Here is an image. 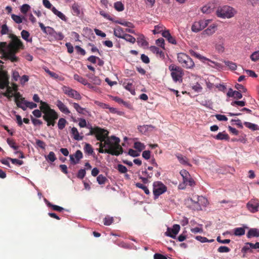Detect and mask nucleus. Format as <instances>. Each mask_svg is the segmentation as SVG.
<instances>
[{"label":"nucleus","instance_id":"f257e3e1","mask_svg":"<svg viewBox=\"0 0 259 259\" xmlns=\"http://www.w3.org/2000/svg\"><path fill=\"white\" fill-rule=\"evenodd\" d=\"M11 41L7 45L6 42H0V54L2 59L10 60L12 62H18L20 59L16 54L20 50L24 49V45L20 38L15 34H11Z\"/></svg>","mask_w":259,"mask_h":259},{"label":"nucleus","instance_id":"f03ea898","mask_svg":"<svg viewBox=\"0 0 259 259\" xmlns=\"http://www.w3.org/2000/svg\"><path fill=\"white\" fill-rule=\"evenodd\" d=\"M119 142L120 139L118 138L111 136V138H107L104 143L101 142L99 143L100 146L99 152L118 156L123 153V149L120 145Z\"/></svg>","mask_w":259,"mask_h":259},{"label":"nucleus","instance_id":"7ed1b4c3","mask_svg":"<svg viewBox=\"0 0 259 259\" xmlns=\"http://www.w3.org/2000/svg\"><path fill=\"white\" fill-rule=\"evenodd\" d=\"M44 115L42 118L47 123V126H54L56 123V120L58 118V114L55 110L50 108L47 103H42V106L40 108Z\"/></svg>","mask_w":259,"mask_h":259},{"label":"nucleus","instance_id":"20e7f679","mask_svg":"<svg viewBox=\"0 0 259 259\" xmlns=\"http://www.w3.org/2000/svg\"><path fill=\"white\" fill-rule=\"evenodd\" d=\"M89 128L90 130V132L87 135L95 136L97 140L100 141V142H105L107 138H111V137H108L109 132L106 130L98 126L95 127L91 126Z\"/></svg>","mask_w":259,"mask_h":259},{"label":"nucleus","instance_id":"39448f33","mask_svg":"<svg viewBox=\"0 0 259 259\" xmlns=\"http://www.w3.org/2000/svg\"><path fill=\"white\" fill-rule=\"evenodd\" d=\"M2 76L0 78V84L4 86L3 88H0L1 89H4L7 88L6 92L2 93V95L7 97L9 100H11L13 97V91L11 87L9 85V77L7 71H3L2 73Z\"/></svg>","mask_w":259,"mask_h":259},{"label":"nucleus","instance_id":"423d86ee","mask_svg":"<svg viewBox=\"0 0 259 259\" xmlns=\"http://www.w3.org/2000/svg\"><path fill=\"white\" fill-rule=\"evenodd\" d=\"M168 69L170 71V75L173 81L175 82H179L182 83L183 81V76L184 75L183 69L180 66H176L173 64L169 66Z\"/></svg>","mask_w":259,"mask_h":259},{"label":"nucleus","instance_id":"0eeeda50","mask_svg":"<svg viewBox=\"0 0 259 259\" xmlns=\"http://www.w3.org/2000/svg\"><path fill=\"white\" fill-rule=\"evenodd\" d=\"M236 13L235 10L229 6H224L218 7L216 14L217 16L221 18H231Z\"/></svg>","mask_w":259,"mask_h":259},{"label":"nucleus","instance_id":"6e6552de","mask_svg":"<svg viewBox=\"0 0 259 259\" xmlns=\"http://www.w3.org/2000/svg\"><path fill=\"white\" fill-rule=\"evenodd\" d=\"M177 59L182 67L186 69H192L195 66L193 60L185 53H178L177 54Z\"/></svg>","mask_w":259,"mask_h":259},{"label":"nucleus","instance_id":"1a4fd4ad","mask_svg":"<svg viewBox=\"0 0 259 259\" xmlns=\"http://www.w3.org/2000/svg\"><path fill=\"white\" fill-rule=\"evenodd\" d=\"M167 191V187L160 181L154 182L153 184V193L154 199H156L158 197Z\"/></svg>","mask_w":259,"mask_h":259},{"label":"nucleus","instance_id":"9d476101","mask_svg":"<svg viewBox=\"0 0 259 259\" xmlns=\"http://www.w3.org/2000/svg\"><path fill=\"white\" fill-rule=\"evenodd\" d=\"M210 21V19H202L198 21H195L193 23L191 26V30L194 32H198L205 28Z\"/></svg>","mask_w":259,"mask_h":259},{"label":"nucleus","instance_id":"9b49d317","mask_svg":"<svg viewBox=\"0 0 259 259\" xmlns=\"http://www.w3.org/2000/svg\"><path fill=\"white\" fill-rule=\"evenodd\" d=\"M62 91L65 94L70 98H73L76 100H80L81 99V96L80 94L76 90L70 87L64 85L62 87Z\"/></svg>","mask_w":259,"mask_h":259},{"label":"nucleus","instance_id":"f8f14e48","mask_svg":"<svg viewBox=\"0 0 259 259\" xmlns=\"http://www.w3.org/2000/svg\"><path fill=\"white\" fill-rule=\"evenodd\" d=\"M13 97H15V101L17 106L19 108H21L23 111H25V107L22 105V104H23L24 101H25V98L22 97L21 94L18 92H15L14 94H13Z\"/></svg>","mask_w":259,"mask_h":259},{"label":"nucleus","instance_id":"ddd939ff","mask_svg":"<svg viewBox=\"0 0 259 259\" xmlns=\"http://www.w3.org/2000/svg\"><path fill=\"white\" fill-rule=\"evenodd\" d=\"M247 209L252 213L258 211L259 202L257 200L251 199L246 204Z\"/></svg>","mask_w":259,"mask_h":259},{"label":"nucleus","instance_id":"4468645a","mask_svg":"<svg viewBox=\"0 0 259 259\" xmlns=\"http://www.w3.org/2000/svg\"><path fill=\"white\" fill-rule=\"evenodd\" d=\"M82 157V153L79 150H77L74 155L71 154L69 155L70 160L73 164L78 163Z\"/></svg>","mask_w":259,"mask_h":259},{"label":"nucleus","instance_id":"2eb2a0df","mask_svg":"<svg viewBox=\"0 0 259 259\" xmlns=\"http://www.w3.org/2000/svg\"><path fill=\"white\" fill-rule=\"evenodd\" d=\"M180 230V225H174L171 229L168 228L165 233L167 236H170L172 238H175L176 235L179 233Z\"/></svg>","mask_w":259,"mask_h":259},{"label":"nucleus","instance_id":"dca6fc26","mask_svg":"<svg viewBox=\"0 0 259 259\" xmlns=\"http://www.w3.org/2000/svg\"><path fill=\"white\" fill-rule=\"evenodd\" d=\"M227 96L229 97H234L236 99H240L242 98L241 92L237 91H233L231 88L229 89Z\"/></svg>","mask_w":259,"mask_h":259},{"label":"nucleus","instance_id":"f3484780","mask_svg":"<svg viewBox=\"0 0 259 259\" xmlns=\"http://www.w3.org/2000/svg\"><path fill=\"white\" fill-rule=\"evenodd\" d=\"M217 25L215 24L210 25L207 29L204 30L202 33V35L205 36H210L212 35L215 33L216 30Z\"/></svg>","mask_w":259,"mask_h":259},{"label":"nucleus","instance_id":"a211bd4d","mask_svg":"<svg viewBox=\"0 0 259 259\" xmlns=\"http://www.w3.org/2000/svg\"><path fill=\"white\" fill-rule=\"evenodd\" d=\"M56 105L62 112L66 114L70 113V110L61 101L57 100Z\"/></svg>","mask_w":259,"mask_h":259},{"label":"nucleus","instance_id":"6ab92c4d","mask_svg":"<svg viewBox=\"0 0 259 259\" xmlns=\"http://www.w3.org/2000/svg\"><path fill=\"white\" fill-rule=\"evenodd\" d=\"M70 105H72L74 108L76 110L78 113L83 114V111H85V108L81 107L78 103L73 102L71 100H67Z\"/></svg>","mask_w":259,"mask_h":259},{"label":"nucleus","instance_id":"aec40b11","mask_svg":"<svg viewBox=\"0 0 259 259\" xmlns=\"http://www.w3.org/2000/svg\"><path fill=\"white\" fill-rule=\"evenodd\" d=\"M125 34L123 28L121 27L117 26L114 29V35L116 37L122 38Z\"/></svg>","mask_w":259,"mask_h":259},{"label":"nucleus","instance_id":"412c9836","mask_svg":"<svg viewBox=\"0 0 259 259\" xmlns=\"http://www.w3.org/2000/svg\"><path fill=\"white\" fill-rule=\"evenodd\" d=\"M150 50L153 53L155 54L160 58L162 59L164 58L165 56L163 52L159 48L155 46H152L150 48Z\"/></svg>","mask_w":259,"mask_h":259},{"label":"nucleus","instance_id":"4be33fe9","mask_svg":"<svg viewBox=\"0 0 259 259\" xmlns=\"http://www.w3.org/2000/svg\"><path fill=\"white\" fill-rule=\"evenodd\" d=\"M175 155L181 164L183 165H190L188 159L186 157L184 156L183 155L179 153H177Z\"/></svg>","mask_w":259,"mask_h":259},{"label":"nucleus","instance_id":"5701e85b","mask_svg":"<svg viewBox=\"0 0 259 259\" xmlns=\"http://www.w3.org/2000/svg\"><path fill=\"white\" fill-rule=\"evenodd\" d=\"M180 174L183 178L184 183L187 184V181L191 178L189 172L185 169H182L180 171Z\"/></svg>","mask_w":259,"mask_h":259},{"label":"nucleus","instance_id":"b1692460","mask_svg":"<svg viewBox=\"0 0 259 259\" xmlns=\"http://www.w3.org/2000/svg\"><path fill=\"white\" fill-rule=\"evenodd\" d=\"M247 237L250 238L253 237L259 236V230L256 228L250 229L247 234Z\"/></svg>","mask_w":259,"mask_h":259},{"label":"nucleus","instance_id":"393cba45","mask_svg":"<svg viewBox=\"0 0 259 259\" xmlns=\"http://www.w3.org/2000/svg\"><path fill=\"white\" fill-rule=\"evenodd\" d=\"M71 133L72 134V135L73 136V138L75 140L80 141V140H82L83 138V136H79V134L77 131V129L75 127H73L71 128Z\"/></svg>","mask_w":259,"mask_h":259},{"label":"nucleus","instance_id":"a878e982","mask_svg":"<svg viewBox=\"0 0 259 259\" xmlns=\"http://www.w3.org/2000/svg\"><path fill=\"white\" fill-rule=\"evenodd\" d=\"M214 138L219 140H228L229 139V136L224 131L223 132L218 133V134L214 137Z\"/></svg>","mask_w":259,"mask_h":259},{"label":"nucleus","instance_id":"bb28decb","mask_svg":"<svg viewBox=\"0 0 259 259\" xmlns=\"http://www.w3.org/2000/svg\"><path fill=\"white\" fill-rule=\"evenodd\" d=\"M189 52H190V54L192 56L196 57V58L199 59L200 60H201V61H202L203 62H204V60H208V58L201 56L200 54H198L197 53L195 52L193 50H190Z\"/></svg>","mask_w":259,"mask_h":259},{"label":"nucleus","instance_id":"cd10ccee","mask_svg":"<svg viewBox=\"0 0 259 259\" xmlns=\"http://www.w3.org/2000/svg\"><path fill=\"white\" fill-rule=\"evenodd\" d=\"M96 104L100 106V107L104 109H109L110 111L112 113H114L116 111V109L113 107H110L109 105L106 104L104 103L100 102H96Z\"/></svg>","mask_w":259,"mask_h":259},{"label":"nucleus","instance_id":"c85d7f7f","mask_svg":"<svg viewBox=\"0 0 259 259\" xmlns=\"http://www.w3.org/2000/svg\"><path fill=\"white\" fill-rule=\"evenodd\" d=\"M51 10L54 14L57 15L61 20L66 21V19L65 16L62 13L57 10L54 7H52Z\"/></svg>","mask_w":259,"mask_h":259},{"label":"nucleus","instance_id":"c756f323","mask_svg":"<svg viewBox=\"0 0 259 259\" xmlns=\"http://www.w3.org/2000/svg\"><path fill=\"white\" fill-rule=\"evenodd\" d=\"M123 85H124V88L126 90L130 91L131 93L133 94L135 93L134 87L132 82H124Z\"/></svg>","mask_w":259,"mask_h":259},{"label":"nucleus","instance_id":"7c9ffc66","mask_svg":"<svg viewBox=\"0 0 259 259\" xmlns=\"http://www.w3.org/2000/svg\"><path fill=\"white\" fill-rule=\"evenodd\" d=\"M21 35L23 39L28 42H32V38L29 39L30 33L28 31L25 30H23L21 32Z\"/></svg>","mask_w":259,"mask_h":259},{"label":"nucleus","instance_id":"2f4dec72","mask_svg":"<svg viewBox=\"0 0 259 259\" xmlns=\"http://www.w3.org/2000/svg\"><path fill=\"white\" fill-rule=\"evenodd\" d=\"M213 9L210 4H207L201 8V11L203 13L209 14L212 12Z\"/></svg>","mask_w":259,"mask_h":259},{"label":"nucleus","instance_id":"473e14b6","mask_svg":"<svg viewBox=\"0 0 259 259\" xmlns=\"http://www.w3.org/2000/svg\"><path fill=\"white\" fill-rule=\"evenodd\" d=\"M73 78L75 80L82 83L83 85H85L86 84H87V80L85 78L79 76L77 74H75L74 75Z\"/></svg>","mask_w":259,"mask_h":259},{"label":"nucleus","instance_id":"72a5a7b5","mask_svg":"<svg viewBox=\"0 0 259 259\" xmlns=\"http://www.w3.org/2000/svg\"><path fill=\"white\" fill-rule=\"evenodd\" d=\"M114 22L117 24H121L124 26L128 27L129 28H133L134 27L133 24L128 21L116 20L114 21Z\"/></svg>","mask_w":259,"mask_h":259},{"label":"nucleus","instance_id":"f704fd0d","mask_svg":"<svg viewBox=\"0 0 259 259\" xmlns=\"http://www.w3.org/2000/svg\"><path fill=\"white\" fill-rule=\"evenodd\" d=\"M46 203L48 206L52 207L54 210L61 212L64 209V208L56 205H54L48 201H46Z\"/></svg>","mask_w":259,"mask_h":259},{"label":"nucleus","instance_id":"c9c22d12","mask_svg":"<svg viewBox=\"0 0 259 259\" xmlns=\"http://www.w3.org/2000/svg\"><path fill=\"white\" fill-rule=\"evenodd\" d=\"M245 229L244 228H236L234 230V234L235 236H242L245 234Z\"/></svg>","mask_w":259,"mask_h":259},{"label":"nucleus","instance_id":"e433bc0d","mask_svg":"<svg viewBox=\"0 0 259 259\" xmlns=\"http://www.w3.org/2000/svg\"><path fill=\"white\" fill-rule=\"evenodd\" d=\"M84 151L85 153H88L90 155H93L94 152L92 146L88 143H86L84 147Z\"/></svg>","mask_w":259,"mask_h":259},{"label":"nucleus","instance_id":"4c0bfd02","mask_svg":"<svg viewBox=\"0 0 259 259\" xmlns=\"http://www.w3.org/2000/svg\"><path fill=\"white\" fill-rule=\"evenodd\" d=\"M134 147L140 152L145 148V146L140 142H136L134 143Z\"/></svg>","mask_w":259,"mask_h":259},{"label":"nucleus","instance_id":"58836bf2","mask_svg":"<svg viewBox=\"0 0 259 259\" xmlns=\"http://www.w3.org/2000/svg\"><path fill=\"white\" fill-rule=\"evenodd\" d=\"M244 124L246 127H248V128L252 131H256L258 130L257 125L255 124L246 121L244 122Z\"/></svg>","mask_w":259,"mask_h":259},{"label":"nucleus","instance_id":"ea45409f","mask_svg":"<svg viewBox=\"0 0 259 259\" xmlns=\"http://www.w3.org/2000/svg\"><path fill=\"white\" fill-rule=\"evenodd\" d=\"M97 181L100 185H103L105 184L108 180L103 175H99L97 178Z\"/></svg>","mask_w":259,"mask_h":259},{"label":"nucleus","instance_id":"a19ab883","mask_svg":"<svg viewBox=\"0 0 259 259\" xmlns=\"http://www.w3.org/2000/svg\"><path fill=\"white\" fill-rule=\"evenodd\" d=\"M114 7L118 12L122 11L124 10V5L121 2H115L114 4Z\"/></svg>","mask_w":259,"mask_h":259},{"label":"nucleus","instance_id":"79ce46f5","mask_svg":"<svg viewBox=\"0 0 259 259\" xmlns=\"http://www.w3.org/2000/svg\"><path fill=\"white\" fill-rule=\"evenodd\" d=\"M72 13L74 15L78 16L80 14V10L79 6L74 3L72 6Z\"/></svg>","mask_w":259,"mask_h":259},{"label":"nucleus","instance_id":"37998d69","mask_svg":"<svg viewBox=\"0 0 259 259\" xmlns=\"http://www.w3.org/2000/svg\"><path fill=\"white\" fill-rule=\"evenodd\" d=\"M224 63L231 70H235L237 68V65L235 63L229 61H224Z\"/></svg>","mask_w":259,"mask_h":259},{"label":"nucleus","instance_id":"c03bdc74","mask_svg":"<svg viewBox=\"0 0 259 259\" xmlns=\"http://www.w3.org/2000/svg\"><path fill=\"white\" fill-rule=\"evenodd\" d=\"M135 185L136 187L142 189L147 195H149L150 194V191L148 188L143 184L140 183H137Z\"/></svg>","mask_w":259,"mask_h":259},{"label":"nucleus","instance_id":"a18cd8bd","mask_svg":"<svg viewBox=\"0 0 259 259\" xmlns=\"http://www.w3.org/2000/svg\"><path fill=\"white\" fill-rule=\"evenodd\" d=\"M67 123V121L65 119L63 118H61L59 119L58 122V126L59 129L62 130H63Z\"/></svg>","mask_w":259,"mask_h":259},{"label":"nucleus","instance_id":"49530a36","mask_svg":"<svg viewBox=\"0 0 259 259\" xmlns=\"http://www.w3.org/2000/svg\"><path fill=\"white\" fill-rule=\"evenodd\" d=\"M122 38H123V39H125L126 41L131 42L132 44H134L136 41V38L134 37H133V36H132L130 34H126V33H125L124 36H123V37H122Z\"/></svg>","mask_w":259,"mask_h":259},{"label":"nucleus","instance_id":"de8ad7c7","mask_svg":"<svg viewBox=\"0 0 259 259\" xmlns=\"http://www.w3.org/2000/svg\"><path fill=\"white\" fill-rule=\"evenodd\" d=\"M23 104L25 105V106H24L25 107L26 109L27 108H29L32 109L35 108L37 107V104L36 103L28 102L26 100L24 101Z\"/></svg>","mask_w":259,"mask_h":259},{"label":"nucleus","instance_id":"09e8293b","mask_svg":"<svg viewBox=\"0 0 259 259\" xmlns=\"http://www.w3.org/2000/svg\"><path fill=\"white\" fill-rule=\"evenodd\" d=\"M12 19L17 24H20L22 22L24 17L22 18L19 16L12 14L11 15Z\"/></svg>","mask_w":259,"mask_h":259},{"label":"nucleus","instance_id":"8fccbe9b","mask_svg":"<svg viewBox=\"0 0 259 259\" xmlns=\"http://www.w3.org/2000/svg\"><path fill=\"white\" fill-rule=\"evenodd\" d=\"M7 142L9 146L14 150H17L19 148L18 146L16 145V143L14 140L8 138Z\"/></svg>","mask_w":259,"mask_h":259},{"label":"nucleus","instance_id":"3c124183","mask_svg":"<svg viewBox=\"0 0 259 259\" xmlns=\"http://www.w3.org/2000/svg\"><path fill=\"white\" fill-rule=\"evenodd\" d=\"M89 78L95 84L100 85L101 83V80L98 76L93 75L92 76L89 77Z\"/></svg>","mask_w":259,"mask_h":259},{"label":"nucleus","instance_id":"603ef678","mask_svg":"<svg viewBox=\"0 0 259 259\" xmlns=\"http://www.w3.org/2000/svg\"><path fill=\"white\" fill-rule=\"evenodd\" d=\"M113 217L107 216L104 219V225L106 226H109L113 223Z\"/></svg>","mask_w":259,"mask_h":259},{"label":"nucleus","instance_id":"864d4df0","mask_svg":"<svg viewBox=\"0 0 259 259\" xmlns=\"http://www.w3.org/2000/svg\"><path fill=\"white\" fill-rule=\"evenodd\" d=\"M252 61H256L259 60V51L253 52L250 56Z\"/></svg>","mask_w":259,"mask_h":259},{"label":"nucleus","instance_id":"5fc2aeb1","mask_svg":"<svg viewBox=\"0 0 259 259\" xmlns=\"http://www.w3.org/2000/svg\"><path fill=\"white\" fill-rule=\"evenodd\" d=\"M231 105L233 106L238 105L241 107H243L246 105V102L244 101H234L231 102Z\"/></svg>","mask_w":259,"mask_h":259},{"label":"nucleus","instance_id":"6e6d98bb","mask_svg":"<svg viewBox=\"0 0 259 259\" xmlns=\"http://www.w3.org/2000/svg\"><path fill=\"white\" fill-rule=\"evenodd\" d=\"M30 9V7L28 4H24L20 8V11L23 14H26L29 10Z\"/></svg>","mask_w":259,"mask_h":259},{"label":"nucleus","instance_id":"4d7b16f0","mask_svg":"<svg viewBox=\"0 0 259 259\" xmlns=\"http://www.w3.org/2000/svg\"><path fill=\"white\" fill-rule=\"evenodd\" d=\"M117 169L121 174L126 173L127 171V168L120 164L117 165Z\"/></svg>","mask_w":259,"mask_h":259},{"label":"nucleus","instance_id":"13d9d810","mask_svg":"<svg viewBox=\"0 0 259 259\" xmlns=\"http://www.w3.org/2000/svg\"><path fill=\"white\" fill-rule=\"evenodd\" d=\"M235 88L238 90V91L240 92H246L247 91V89L241 84L236 83L235 85Z\"/></svg>","mask_w":259,"mask_h":259},{"label":"nucleus","instance_id":"bf43d9fd","mask_svg":"<svg viewBox=\"0 0 259 259\" xmlns=\"http://www.w3.org/2000/svg\"><path fill=\"white\" fill-rule=\"evenodd\" d=\"M8 159L10 160L14 164L21 165L23 164V161L22 160H20L17 159L8 157Z\"/></svg>","mask_w":259,"mask_h":259},{"label":"nucleus","instance_id":"052dcab7","mask_svg":"<svg viewBox=\"0 0 259 259\" xmlns=\"http://www.w3.org/2000/svg\"><path fill=\"white\" fill-rule=\"evenodd\" d=\"M53 37L56 40H61L63 39L64 36L62 32H57L56 31V34H54Z\"/></svg>","mask_w":259,"mask_h":259},{"label":"nucleus","instance_id":"680f3d73","mask_svg":"<svg viewBox=\"0 0 259 259\" xmlns=\"http://www.w3.org/2000/svg\"><path fill=\"white\" fill-rule=\"evenodd\" d=\"M128 154L131 156L135 157L140 155V152L139 151H137L132 149H130L128 150Z\"/></svg>","mask_w":259,"mask_h":259},{"label":"nucleus","instance_id":"e2e57ef3","mask_svg":"<svg viewBox=\"0 0 259 259\" xmlns=\"http://www.w3.org/2000/svg\"><path fill=\"white\" fill-rule=\"evenodd\" d=\"M9 33V28L6 24H3L2 26V29L1 30V33L2 35H5L8 34Z\"/></svg>","mask_w":259,"mask_h":259},{"label":"nucleus","instance_id":"0e129e2a","mask_svg":"<svg viewBox=\"0 0 259 259\" xmlns=\"http://www.w3.org/2000/svg\"><path fill=\"white\" fill-rule=\"evenodd\" d=\"M230 251V249L228 247L225 246H221L218 249V251L221 253L229 252Z\"/></svg>","mask_w":259,"mask_h":259},{"label":"nucleus","instance_id":"69168bd1","mask_svg":"<svg viewBox=\"0 0 259 259\" xmlns=\"http://www.w3.org/2000/svg\"><path fill=\"white\" fill-rule=\"evenodd\" d=\"M47 159L49 160L51 162H54L56 160V157L55 153L53 152H50L48 154Z\"/></svg>","mask_w":259,"mask_h":259},{"label":"nucleus","instance_id":"338daca9","mask_svg":"<svg viewBox=\"0 0 259 259\" xmlns=\"http://www.w3.org/2000/svg\"><path fill=\"white\" fill-rule=\"evenodd\" d=\"M85 174V170L84 169H81L78 171L77 175V177L78 179H82L84 177Z\"/></svg>","mask_w":259,"mask_h":259},{"label":"nucleus","instance_id":"774afa93","mask_svg":"<svg viewBox=\"0 0 259 259\" xmlns=\"http://www.w3.org/2000/svg\"><path fill=\"white\" fill-rule=\"evenodd\" d=\"M137 41L139 43H141L143 46H146L147 44V42L145 39L144 36L143 35L140 36V37L138 38Z\"/></svg>","mask_w":259,"mask_h":259}]
</instances>
